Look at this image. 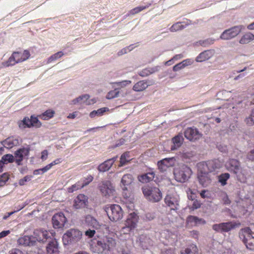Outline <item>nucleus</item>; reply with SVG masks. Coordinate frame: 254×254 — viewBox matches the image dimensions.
Returning a JSON list of instances; mask_svg holds the SVG:
<instances>
[{
  "mask_svg": "<svg viewBox=\"0 0 254 254\" xmlns=\"http://www.w3.org/2000/svg\"><path fill=\"white\" fill-rule=\"evenodd\" d=\"M116 246V240L106 236L97 241L96 245L92 248V251L98 254L106 253L113 251Z\"/></svg>",
  "mask_w": 254,
  "mask_h": 254,
  "instance_id": "1",
  "label": "nucleus"
},
{
  "mask_svg": "<svg viewBox=\"0 0 254 254\" xmlns=\"http://www.w3.org/2000/svg\"><path fill=\"white\" fill-rule=\"evenodd\" d=\"M30 56V53L27 50H24L22 53L14 52L7 61L3 62L2 64L4 67L13 66L17 63L26 61Z\"/></svg>",
  "mask_w": 254,
  "mask_h": 254,
  "instance_id": "2",
  "label": "nucleus"
},
{
  "mask_svg": "<svg viewBox=\"0 0 254 254\" xmlns=\"http://www.w3.org/2000/svg\"><path fill=\"white\" fill-rule=\"evenodd\" d=\"M142 190L145 198L152 202H159L162 198V193L157 187L147 186L143 187Z\"/></svg>",
  "mask_w": 254,
  "mask_h": 254,
  "instance_id": "3",
  "label": "nucleus"
},
{
  "mask_svg": "<svg viewBox=\"0 0 254 254\" xmlns=\"http://www.w3.org/2000/svg\"><path fill=\"white\" fill-rule=\"evenodd\" d=\"M82 236V232L79 230L70 229L64 234L63 236V244L64 245L75 244L81 239Z\"/></svg>",
  "mask_w": 254,
  "mask_h": 254,
  "instance_id": "4",
  "label": "nucleus"
},
{
  "mask_svg": "<svg viewBox=\"0 0 254 254\" xmlns=\"http://www.w3.org/2000/svg\"><path fill=\"white\" fill-rule=\"evenodd\" d=\"M253 232L249 227L242 229L239 232V237L245 244L247 248L254 250V237L252 236Z\"/></svg>",
  "mask_w": 254,
  "mask_h": 254,
  "instance_id": "5",
  "label": "nucleus"
},
{
  "mask_svg": "<svg viewBox=\"0 0 254 254\" xmlns=\"http://www.w3.org/2000/svg\"><path fill=\"white\" fill-rule=\"evenodd\" d=\"M191 174V170L190 167L185 165L181 166L174 172L175 177L178 182H185L187 181Z\"/></svg>",
  "mask_w": 254,
  "mask_h": 254,
  "instance_id": "6",
  "label": "nucleus"
},
{
  "mask_svg": "<svg viewBox=\"0 0 254 254\" xmlns=\"http://www.w3.org/2000/svg\"><path fill=\"white\" fill-rule=\"evenodd\" d=\"M107 213L109 218L112 221H118L123 217L124 212L118 204H111L108 208Z\"/></svg>",
  "mask_w": 254,
  "mask_h": 254,
  "instance_id": "7",
  "label": "nucleus"
},
{
  "mask_svg": "<svg viewBox=\"0 0 254 254\" xmlns=\"http://www.w3.org/2000/svg\"><path fill=\"white\" fill-rule=\"evenodd\" d=\"M18 127L20 129H24L25 128H30L32 127H40L42 124L38 119L37 117L31 116L30 119L28 117H25L22 120L18 122Z\"/></svg>",
  "mask_w": 254,
  "mask_h": 254,
  "instance_id": "8",
  "label": "nucleus"
},
{
  "mask_svg": "<svg viewBox=\"0 0 254 254\" xmlns=\"http://www.w3.org/2000/svg\"><path fill=\"white\" fill-rule=\"evenodd\" d=\"M242 26H236L225 30L221 35L220 38L223 40H230L235 37L241 31Z\"/></svg>",
  "mask_w": 254,
  "mask_h": 254,
  "instance_id": "9",
  "label": "nucleus"
},
{
  "mask_svg": "<svg viewBox=\"0 0 254 254\" xmlns=\"http://www.w3.org/2000/svg\"><path fill=\"white\" fill-rule=\"evenodd\" d=\"M176 159L174 157L164 158L157 163L158 169L161 172H166L169 168L175 166Z\"/></svg>",
  "mask_w": 254,
  "mask_h": 254,
  "instance_id": "10",
  "label": "nucleus"
},
{
  "mask_svg": "<svg viewBox=\"0 0 254 254\" xmlns=\"http://www.w3.org/2000/svg\"><path fill=\"white\" fill-rule=\"evenodd\" d=\"M184 135L187 139L191 141H194L199 139L201 137L202 134L196 128L189 127L185 129Z\"/></svg>",
  "mask_w": 254,
  "mask_h": 254,
  "instance_id": "11",
  "label": "nucleus"
},
{
  "mask_svg": "<svg viewBox=\"0 0 254 254\" xmlns=\"http://www.w3.org/2000/svg\"><path fill=\"white\" fill-rule=\"evenodd\" d=\"M236 226L235 223L228 222L214 224L212 225V229L218 232H228L235 228Z\"/></svg>",
  "mask_w": 254,
  "mask_h": 254,
  "instance_id": "12",
  "label": "nucleus"
},
{
  "mask_svg": "<svg viewBox=\"0 0 254 254\" xmlns=\"http://www.w3.org/2000/svg\"><path fill=\"white\" fill-rule=\"evenodd\" d=\"M33 238H34L35 243L37 241L45 242L51 238L50 233L47 230L43 229H36L34 231Z\"/></svg>",
  "mask_w": 254,
  "mask_h": 254,
  "instance_id": "13",
  "label": "nucleus"
},
{
  "mask_svg": "<svg viewBox=\"0 0 254 254\" xmlns=\"http://www.w3.org/2000/svg\"><path fill=\"white\" fill-rule=\"evenodd\" d=\"M66 221V217L62 212L55 214L52 218L53 227L56 229L63 227Z\"/></svg>",
  "mask_w": 254,
  "mask_h": 254,
  "instance_id": "14",
  "label": "nucleus"
},
{
  "mask_svg": "<svg viewBox=\"0 0 254 254\" xmlns=\"http://www.w3.org/2000/svg\"><path fill=\"white\" fill-rule=\"evenodd\" d=\"M165 202L172 210H176L179 206L178 196L174 194H168L165 198Z\"/></svg>",
  "mask_w": 254,
  "mask_h": 254,
  "instance_id": "15",
  "label": "nucleus"
},
{
  "mask_svg": "<svg viewBox=\"0 0 254 254\" xmlns=\"http://www.w3.org/2000/svg\"><path fill=\"white\" fill-rule=\"evenodd\" d=\"M88 197L83 194H78L74 199L73 206L75 209H81L88 205Z\"/></svg>",
  "mask_w": 254,
  "mask_h": 254,
  "instance_id": "16",
  "label": "nucleus"
},
{
  "mask_svg": "<svg viewBox=\"0 0 254 254\" xmlns=\"http://www.w3.org/2000/svg\"><path fill=\"white\" fill-rule=\"evenodd\" d=\"M227 170L231 172L237 173L241 168L240 162L235 159H229L225 164Z\"/></svg>",
  "mask_w": 254,
  "mask_h": 254,
  "instance_id": "17",
  "label": "nucleus"
},
{
  "mask_svg": "<svg viewBox=\"0 0 254 254\" xmlns=\"http://www.w3.org/2000/svg\"><path fill=\"white\" fill-rule=\"evenodd\" d=\"M139 217L135 212H132L128 214L126 220L125 222V225L130 228V229H134L138 222Z\"/></svg>",
  "mask_w": 254,
  "mask_h": 254,
  "instance_id": "18",
  "label": "nucleus"
},
{
  "mask_svg": "<svg viewBox=\"0 0 254 254\" xmlns=\"http://www.w3.org/2000/svg\"><path fill=\"white\" fill-rule=\"evenodd\" d=\"M101 193L105 196L113 194L115 191L112 185L109 181H105L102 182L99 186Z\"/></svg>",
  "mask_w": 254,
  "mask_h": 254,
  "instance_id": "19",
  "label": "nucleus"
},
{
  "mask_svg": "<svg viewBox=\"0 0 254 254\" xmlns=\"http://www.w3.org/2000/svg\"><path fill=\"white\" fill-rule=\"evenodd\" d=\"M30 152L29 148L22 147L17 150L14 152L15 157V161L18 165H20L21 162L25 156H28Z\"/></svg>",
  "mask_w": 254,
  "mask_h": 254,
  "instance_id": "20",
  "label": "nucleus"
},
{
  "mask_svg": "<svg viewBox=\"0 0 254 254\" xmlns=\"http://www.w3.org/2000/svg\"><path fill=\"white\" fill-rule=\"evenodd\" d=\"M184 138L182 133H179L177 135L173 137L171 139L172 145L171 147V150H176L179 149L183 145Z\"/></svg>",
  "mask_w": 254,
  "mask_h": 254,
  "instance_id": "21",
  "label": "nucleus"
},
{
  "mask_svg": "<svg viewBox=\"0 0 254 254\" xmlns=\"http://www.w3.org/2000/svg\"><path fill=\"white\" fill-rule=\"evenodd\" d=\"M32 236H24L17 240V244L23 246H32L35 245V241Z\"/></svg>",
  "mask_w": 254,
  "mask_h": 254,
  "instance_id": "22",
  "label": "nucleus"
},
{
  "mask_svg": "<svg viewBox=\"0 0 254 254\" xmlns=\"http://www.w3.org/2000/svg\"><path fill=\"white\" fill-rule=\"evenodd\" d=\"M118 156L113 157L108 159L103 163L100 164L98 167V170L100 172H106L108 171L112 166L114 163L116 161Z\"/></svg>",
  "mask_w": 254,
  "mask_h": 254,
  "instance_id": "23",
  "label": "nucleus"
},
{
  "mask_svg": "<svg viewBox=\"0 0 254 254\" xmlns=\"http://www.w3.org/2000/svg\"><path fill=\"white\" fill-rule=\"evenodd\" d=\"M47 254H60L59 244L56 240L50 242L46 247Z\"/></svg>",
  "mask_w": 254,
  "mask_h": 254,
  "instance_id": "24",
  "label": "nucleus"
},
{
  "mask_svg": "<svg viewBox=\"0 0 254 254\" xmlns=\"http://www.w3.org/2000/svg\"><path fill=\"white\" fill-rule=\"evenodd\" d=\"M85 222L87 226L95 229H100L101 226L100 223L90 215H87L85 216Z\"/></svg>",
  "mask_w": 254,
  "mask_h": 254,
  "instance_id": "25",
  "label": "nucleus"
},
{
  "mask_svg": "<svg viewBox=\"0 0 254 254\" xmlns=\"http://www.w3.org/2000/svg\"><path fill=\"white\" fill-rule=\"evenodd\" d=\"M214 54L213 50H206L201 52L196 58V61L197 62H202L206 60H208L212 57Z\"/></svg>",
  "mask_w": 254,
  "mask_h": 254,
  "instance_id": "26",
  "label": "nucleus"
},
{
  "mask_svg": "<svg viewBox=\"0 0 254 254\" xmlns=\"http://www.w3.org/2000/svg\"><path fill=\"white\" fill-rule=\"evenodd\" d=\"M187 222L191 226H197L199 224L203 225L206 223V221L204 219L192 215H189L187 217Z\"/></svg>",
  "mask_w": 254,
  "mask_h": 254,
  "instance_id": "27",
  "label": "nucleus"
},
{
  "mask_svg": "<svg viewBox=\"0 0 254 254\" xmlns=\"http://www.w3.org/2000/svg\"><path fill=\"white\" fill-rule=\"evenodd\" d=\"M19 144L18 139L13 136L7 138L3 142L4 146L7 148H11L14 146L18 145Z\"/></svg>",
  "mask_w": 254,
  "mask_h": 254,
  "instance_id": "28",
  "label": "nucleus"
},
{
  "mask_svg": "<svg viewBox=\"0 0 254 254\" xmlns=\"http://www.w3.org/2000/svg\"><path fill=\"white\" fill-rule=\"evenodd\" d=\"M234 174L236 175L237 180L241 183H245L247 182V172L243 168L241 167L240 170H238L237 173H234Z\"/></svg>",
  "mask_w": 254,
  "mask_h": 254,
  "instance_id": "29",
  "label": "nucleus"
},
{
  "mask_svg": "<svg viewBox=\"0 0 254 254\" xmlns=\"http://www.w3.org/2000/svg\"><path fill=\"white\" fill-rule=\"evenodd\" d=\"M155 174L153 172H148L138 177L139 181L142 183H147L153 180Z\"/></svg>",
  "mask_w": 254,
  "mask_h": 254,
  "instance_id": "30",
  "label": "nucleus"
},
{
  "mask_svg": "<svg viewBox=\"0 0 254 254\" xmlns=\"http://www.w3.org/2000/svg\"><path fill=\"white\" fill-rule=\"evenodd\" d=\"M148 86L147 81L141 80L136 83L133 85L132 89L135 91L139 92L145 90Z\"/></svg>",
  "mask_w": 254,
  "mask_h": 254,
  "instance_id": "31",
  "label": "nucleus"
},
{
  "mask_svg": "<svg viewBox=\"0 0 254 254\" xmlns=\"http://www.w3.org/2000/svg\"><path fill=\"white\" fill-rule=\"evenodd\" d=\"M199 183L204 187L208 186L211 183V179L207 174H203L198 177Z\"/></svg>",
  "mask_w": 254,
  "mask_h": 254,
  "instance_id": "32",
  "label": "nucleus"
},
{
  "mask_svg": "<svg viewBox=\"0 0 254 254\" xmlns=\"http://www.w3.org/2000/svg\"><path fill=\"white\" fill-rule=\"evenodd\" d=\"M89 95L88 94H85L82 96L78 97V98L72 100V103L74 104H75L77 103H83L86 105H90L91 102L89 101Z\"/></svg>",
  "mask_w": 254,
  "mask_h": 254,
  "instance_id": "33",
  "label": "nucleus"
},
{
  "mask_svg": "<svg viewBox=\"0 0 254 254\" xmlns=\"http://www.w3.org/2000/svg\"><path fill=\"white\" fill-rule=\"evenodd\" d=\"M181 254H198V249L196 245L191 244L182 251Z\"/></svg>",
  "mask_w": 254,
  "mask_h": 254,
  "instance_id": "34",
  "label": "nucleus"
},
{
  "mask_svg": "<svg viewBox=\"0 0 254 254\" xmlns=\"http://www.w3.org/2000/svg\"><path fill=\"white\" fill-rule=\"evenodd\" d=\"M254 40V35L251 32L246 33L239 41L241 44H246Z\"/></svg>",
  "mask_w": 254,
  "mask_h": 254,
  "instance_id": "35",
  "label": "nucleus"
},
{
  "mask_svg": "<svg viewBox=\"0 0 254 254\" xmlns=\"http://www.w3.org/2000/svg\"><path fill=\"white\" fill-rule=\"evenodd\" d=\"M109 111V109L107 107L101 108L98 109L97 110H94L92 111L90 113L89 116L91 118H94L96 116L100 117L103 116L105 112Z\"/></svg>",
  "mask_w": 254,
  "mask_h": 254,
  "instance_id": "36",
  "label": "nucleus"
},
{
  "mask_svg": "<svg viewBox=\"0 0 254 254\" xmlns=\"http://www.w3.org/2000/svg\"><path fill=\"white\" fill-rule=\"evenodd\" d=\"M55 114V112L52 110H48L38 116V117L43 120H49L52 118Z\"/></svg>",
  "mask_w": 254,
  "mask_h": 254,
  "instance_id": "37",
  "label": "nucleus"
},
{
  "mask_svg": "<svg viewBox=\"0 0 254 254\" xmlns=\"http://www.w3.org/2000/svg\"><path fill=\"white\" fill-rule=\"evenodd\" d=\"M131 159L129 157V152H126L124 153L120 157L119 167H122L126 165L127 163L129 162Z\"/></svg>",
  "mask_w": 254,
  "mask_h": 254,
  "instance_id": "38",
  "label": "nucleus"
},
{
  "mask_svg": "<svg viewBox=\"0 0 254 254\" xmlns=\"http://www.w3.org/2000/svg\"><path fill=\"white\" fill-rule=\"evenodd\" d=\"M133 177L130 174H126L122 177L121 183L125 187L129 186L133 182Z\"/></svg>",
  "mask_w": 254,
  "mask_h": 254,
  "instance_id": "39",
  "label": "nucleus"
},
{
  "mask_svg": "<svg viewBox=\"0 0 254 254\" xmlns=\"http://www.w3.org/2000/svg\"><path fill=\"white\" fill-rule=\"evenodd\" d=\"M122 195L125 199H131L133 197V193L130 188L129 187V189H128L127 187H124L123 189Z\"/></svg>",
  "mask_w": 254,
  "mask_h": 254,
  "instance_id": "40",
  "label": "nucleus"
},
{
  "mask_svg": "<svg viewBox=\"0 0 254 254\" xmlns=\"http://www.w3.org/2000/svg\"><path fill=\"white\" fill-rule=\"evenodd\" d=\"M151 5V3H147L145 5L136 7L132 9L130 11L129 13L131 15H134V14H137L145 9L148 8Z\"/></svg>",
  "mask_w": 254,
  "mask_h": 254,
  "instance_id": "41",
  "label": "nucleus"
},
{
  "mask_svg": "<svg viewBox=\"0 0 254 254\" xmlns=\"http://www.w3.org/2000/svg\"><path fill=\"white\" fill-rule=\"evenodd\" d=\"M185 27V26L183 24V22H179L174 24L170 27V30L171 32H176L183 29Z\"/></svg>",
  "mask_w": 254,
  "mask_h": 254,
  "instance_id": "42",
  "label": "nucleus"
},
{
  "mask_svg": "<svg viewBox=\"0 0 254 254\" xmlns=\"http://www.w3.org/2000/svg\"><path fill=\"white\" fill-rule=\"evenodd\" d=\"M230 178V174L228 173H225L221 174L218 177L219 182L221 183L222 186H225L227 184V181Z\"/></svg>",
  "mask_w": 254,
  "mask_h": 254,
  "instance_id": "43",
  "label": "nucleus"
},
{
  "mask_svg": "<svg viewBox=\"0 0 254 254\" xmlns=\"http://www.w3.org/2000/svg\"><path fill=\"white\" fill-rule=\"evenodd\" d=\"M64 54L63 52H62V51L58 52L55 53V54L52 55L51 56H50L48 59L47 63H51L52 62L61 58V57H62L64 56Z\"/></svg>",
  "mask_w": 254,
  "mask_h": 254,
  "instance_id": "44",
  "label": "nucleus"
},
{
  "mask_svg": "<svg viewBox=\"0 0 254 254\" xmlns=\"http://www.w3.org/2000/svg\"><path fill=\"white\" fill-rule=\"evenodd\" d=\"M14 161V157L12 155L10 154H7L4 155H3L2 157L1 160H0V161H2L3 164L4 163H12Z\"/></svg>",
  "mask_w": 254,
  "mask_h": 254,
  "instance_id": "45",
  "label": "nucleus"
},
{
  "mask_svg": "<svg viewBox=\"0 0 254 254\" xmlns=\"http://www.w3.org/2000/svg\"><path fill=\"white\" fill-rule=\"evenodd\" d=\"M245 122L248 126H252L254 125V109L252 110L250 116L246 118Z\"/></svg>",
  "mask_w": 254,
  "mask_h": 254,
  "instance_id": "46",
  "label": "nucleus"
},
{
  "mask_svg": "<svg viewBox=\"0 0 254 254\" xmlns=\"http://www.w3.org/2000/svg\"><path fill=\"white\" fill-rule=\"evenodd\" d=\"M9 179V175L7 173H4L0 176V187L4 186L6 182Z\"/></svg>",
  "mask_w": 254,
  "mask_h": 254,
  "instance_id": "47",
  "label": "nucleus"
},
{
  "mask_svg": "<svg viewBox=\"0 0 254 254\" xmlns=\"http://www.w3.org/2000/svg\"><path fill=\"white\" fill-rule=\"evenodd\" d=\"M83 188V186L79 182H77L74 185H72L70 187L68 188V191L69 192H73L81 188Z\"/></svg>",
  "mask_w": 254,
  "mask_h": 254,
  "instance_id": "48",
  "label": "nucleus"
},
{
  "mask_svg": "<svg viewBox=\"0 0 254 254\" xmlns=\"http://www.w3.org/2000/svg\"><path fill=\"white\" fill-rule=\"evenodd\" d=\"M119 94V91L115 89L114 90L109 91L107 94L106 98L108 99H112L118 96Z\"/></svg>",
  "mask_w": 254,
  "mask_h": 254,
  "instance_id": "49",
  "label": "nucleus"
},
{
  "mask_svg": "<svg viewBox=\"0 0 254 254\" xmlns=\"http://www.w3.org/2000/svg\"><path fill=\"white\" fill-rule=\"evenodd\" d=\"M214 40L211 39H207L205 40H200L199 41V44L204 47L208 45H211L214 43Z\"/></svg>",
  "mask_w": 254,
  "mask_h": 254,
  "instance_id": "50",
  "label": "nucleus"
},
{
  "mask_svg": "<svg viewBox=\"0 0 254 254\" xmlns=\"http://www.w3.org/2000/svg\"><path fill=\"white\" fill-rule=\"evenodd\" d=\"M93 180V177L91 175H88L86 178H84L81 183L83 187L88 185Z\"/></svg>",
  "mask_w": 254,
  "mask_h": 254,
  "instance_id": "51",
  "label": "nucleus"
},
{
  "mask_svg": "<svg viewBox=\"0 0 254 254\" xmlns=\"http://www.w3.org/2000/svg\"><path fill=\"white\" fill-rule=\"evenodd\" d=\"M32 178V176L27 175L23 179H20L19 181V184L20 186H23L25 184L26 182L30 181Z\"/></svg>",
  "mask_w": 254,
  "mask_h": 254,
  "instance_id": "52",
  "label": "nucleus"
},
{
  "mask_svg": "<svg viewBox=\"0 0 254 254\" xmlns=\"http://www.w3.org/2000/svg\"><path fill=\"white\" fill-rule=\"evenodd\" d=\"M152 73V71H151L150 69L145 68L140 71L139 73V75L142 77H145L149 75Z\"/></svg>",
  "mask_w": 254,
  "mask_h": 254,
  "instance_id": "53",
  "label": "nucleus"
},
{
  "mask_svg": "<svg viewBox=\"0 0 254 254\" xmlns=\"http://www.w3.org/2000/svg\"><path fill=\"white\" fill-rule=\"evenodd\" d=\"M95 233H96L95 230L88 229L85 231V235L86 236H87L88 238H91L93 237V236L95 234Z\"/></svg>",
  "mask_w": 254,
  "mask_h": 254,
  "instance_id": "54",
  "label": "nucleus"
},
{
  "mask_svg": "<svg viewBox=\"0 0 254 254\" xmlns=\"http://www.w3.org/2000/svg\"><path fill=\"white\" fill-rule=\"evenodd\" d=\"M133 230V229H130V228L128 227L127 226H126V225H125V226H124L122 228L121 232L122 233L124 234H129L131 231Z\"/></svg>",
  "mask_w": 254,
  "mask_h": 254,
  "instance_id": "55",
  "label": "nucleus"
},
{
  "mask_svg": "<svg viewBox=\"0 0 254 254\" xmlns=\"http://www.w3.org/2000/svg\"><path fill=\"white\" fill-rule=\"evenodd\" d=\"M200 206H201V203L198 200H195L193 202V203L192 205V208L193 209H197V208L200 207Z\"/></svg>",
  "mask_w": 254,
  "mask_h": 254,
  "instance_id": "56",
  "label": "nucleus"
},
{
  "mask_svg": "<svg viewBox=\"0 0 254 254\" xmlns=\"http://www.w3.org/2000/svg\"><path fill=\"white\" fill-rule=\"evenodd\" d=\"M181 63L183 64V66L184 68L186 66L191 64L192 62L190 59H186L181 62Z\"/></svg>",
  "mask_w": 254,
  "mask_h": 254,
  "instance_id": "57",
  "label": "nucleus"
},
{
  "mask_svg": "<svg viewBox=\"0 0 254 254\" xmlns=\"http://www.w3.org/2000/svg\"><path fill=\"white\" fill-rule=\"evenodd\" d=\"M183 68H184L183 64L181 63H180L173 66V70L174 71H177Z\"/></svg>",
  "mask_w": 254,
  "mask_h": 254,
  "instance_id": "58",
  "label": "nucleus"
},
{
  "mask_svg": "<svg viewBox=\"0 0 254 254\" xmlns=\"http://www.w3.org/2000/svg\"><path fill=\"white\" fill-rule=\"evenodd\" d=\"M48 152L47 150H43L41 153V159L43 160H46L47 158Z\"/></svg>",
  "mask_w": 254,
  "mask_h": 254,
  "instance_id": "59",
  "label": "nucleus"
},
{
  "mask_svg": "<svg viewBox=\"0 0 254 254\" xmlns=\"http://www.w3.org/2000/svg\"><path fill=\"white\" fill-rule=\"evenodd\" d=\"M131 83V81L130 80H124L121 82H116V83L118 85H121L122 86H126L127 84H129Z\"/></svg>",
  "mask_w": 254,
  "mask_h": 254,
  "instance_id": "60",
  "label": "nucleus"
},
{
  "mask_svg": "<svg viewBox=\"0 0 254 254\" xmlns=\"http://www.w3.org/2000/svg\"><path fill=\"white\" fill-rule=\"evenodd\" d=\"M9 254H23V252L17 249H14L11 250L9 252Z\"/></svg>",
  "mask_w": 254,
  "mask_h": 254,
  "instance_id": "61",
  "label": "nucleus"
},
{
  "mask_svg": "<svg viewBox=\"0 0 254 254\" xmlns=\"http://www.w3.org/2000/svg\"><path fill=\"white\" fill-rule=\"evenodd\" d=\"M190 235L195 239H197L198 237L199 233L197 231L192 230L190 232Z\"/></svg>",
  "mask_w": 254,
  "mask_h": 254,
  "instance_id": "62",
  "label": "nucleus"
},
{
  "mask_svg": "<svg viewBox=\"0 0 254 254\" xmlns=\"http://www.w3.org/2000/svg\"><path fill=\"white\" fill-rule=\"evenodd\" d=\"M10 233L9 230L3 231L0 233V239L4 238Z\"/></svg>",
  "mask_w": 254,
  "mask_h": 254,
  "instance_id": "63",
  "label": "nucleus"
},
{
  "mask_svg": "<svg viewBox=\"0 0 254 254\" xmlns=\"http://www.w3.org/2000/svg\"><path fill=\"white\" fill-rule=\"evenodd\" d=\"M248 158L250 160H254V149L252 150L248 155Z\"/></svg>",
  "mask_w": 254,
  "mask_h": 254,
  "instance_id": "64",
  "label": "nucleus"
}]
</instances>
